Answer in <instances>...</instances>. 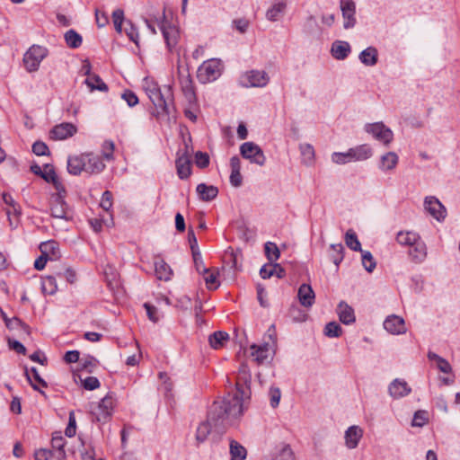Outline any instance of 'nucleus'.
Masks as SVG:
<instances>
[{
  "mask_svg": "<svg viewBox=\"0 0 460 460\" xmlns=\"http://www.w3.org/2000/svg\"><path fill=\"white\" fill-rule=\"evenodd\" d=\"M252 375L246 364H241L235 382L236 391L228 393L225 397L217 400L210 406V420L217 425L228 419H237L243 415L246 402L251 397Z\"/></svg>",
  "mask_w": 460,
  "mask_h": 460,
  "instance_id": "obj_1",
  "label": "nucleus"
},
{
  "mask_svg": "<svg viewBox=\"0 0 460 460\" xmlns=\"http://www.w3.org/2000/svg\"><path fill=\"white\" fill-rule=\"evenodd\" d=\"M146 91L150 101L157 109L158 115H170L174 109L173 95L170 85L166 87L165 93H163L155 84L146 87Z\"/></svg>",
  "mask_w": 460,
  "mask_h": 460,
  "instance_id": "obj_2",
  "label": "nucleus"
},
{
  "mask_svg": "<svg viewBox=\"0 0 460 460\" xmlns=\"http://www.w3.org/2000/svg\"><path fill=\"white\" fill-rule=\"evenodd\" d=\"M66 189L50 196L49 210L53 217L69 221L73 218V213L65 201Z\"/></svg>",
  "mask_w": 460,
  "mask_h": 460,
  "instance_id": "obj_3",
  "label": "nucleus"
},
{
  "mask_svg": "<svg viewBox=\"0 0 460 460\" xmlns=\"http://www.w3.org/2000/svg\"><path fill=\"white\" fill-rule=\"evenodd\" d=\"M364 129L367 133L370 134L375 139L383 143L385 146H389L394 140V133L390 128L386 127L382 121L375 123H367L365 125Z\"/></svg>",
  "mask_w": 460,
  "mask_h": 460,
  "instance_id": "obj_4",
  "label": "nucleus"
},
{
  "mask_svg": "<svg viewBox=\"0 0 460 460\" xmlns=\"http://www.w3.org/2000/svg\"><path fill=\"white\" fill-rule=\"evenodd\" d=\"M48 49L42 46L33 45L24 54L23 62L29 72L38 70L40 62L47 57Z\"/></svg>",
  "mask_w": 460,
  "mask_h": 460,
  "instance_id": "obj_5",
  "label": "nucleus"
},
{
  "mask_svg": "<svg viewBox=\"0 0 460 460\" xmlns=\"http://www.w3.org/2000/svg\"><path fill=\"white\" fill-rule=\"evenodd\" d=\"M220 74L221 63L215 58L203 62L198 69V78L203 84L216 80Z\"/></svg>",
  "mask_w": 460,
  "mask_h": 460,
  "instance_id": "obj_6",
  "label": "nucleus"
},
{
  "mask_svg": "<svg viewBox=\"0 0 460 460\" xmlns=\"http://www.w3.org/2000/svg\"><path fill=\"white\" fill-rule=\"evenodd\" d=\"M209 415H210V410L208 411V420L206 421L200 423L197 429L196 439L199 443L204 442L207 439L208 436L209 435V433L211 431L212 426L214 427V429L217 432L224 433L226 427L231 425L233 423V421L235 420V419H228L227 421H226L222 424L218 423V425H217L214 420H210Z\"/></svg>",
  "mask_w": 460,
  "mask_h": 460,
  "instance_id": "obj_7",
  "label": "nucleus"
},
{
  "mask_svg": "<svg viewBox=\"0 0 460 460\" xmlns=\"http://www.w3.org/2000/svg\"><path fill=\"white\" fill-rule=\"evenodd\" d=\"M240 153L245 159L260 166L264 165L266 157L261 148L253 142H245L240 146Z\"/></svg>",
  "mask_w": 460,
  "mask_h": 460,
  "instance_id": "obj_8",
  "label": "nucleus"
},
{
  "mask_svg": "<svg viewBox=\"0 0 460 460\" xmlns=\"http://www.w3.org/2000/svg\"><path fill=\"white\" fill-rule=\"evenodd\" d=\"M159 29L163 33L164 39L170 51L176 46L179 39V31L175 26L170 25L165 20V14L163 13L161 19L157 20Z\"/></svg>",
  "mask_w": 460,
  "mask_h": 460,
  "instance_id": "obj_9",
  "label": "nucleus"
},
{
  "mask_svg": "<svg viewBox=\"0 0 460 460\" xmlns=\"http://www.w3.org/2000/svg\"><path fill=\"white\" fill-rule=\"evenodd\" d=\"M114 398L111 394H107L101 400L98 406L93 410V414L97 421L106 422L112 414L114 408Z\"/></svg>",
  "mask_w": 460,
  "mask_h": 460,
  "instance_id": "obj_10",
  "label": "nucleus"
},
{
  "mask_svg": "<svg viewBox=\"0 0 460 460\" xmlns=\"http://www.w3.org/2000/svg\"><path fill=\"white\" fill-rule=\"evenodd\" d=\"M179 81L181 92L187 102L189 103H194L196 102L194 84L188 71L183 73L181 69H179Z\"/></svg>",
  "mask_w": 460,
  "mask_h": 460,
  "instance_id": "obj_11",
  "label": "nucleus"
},
{
  "mask_svg": "<svg viewBox=\"0 0 460 460\" xmlns=\"http://www.w3.org/2000/svg\"><path fill=\"white\" fill-rule=\"evenodd\" d=\"M424 207L425 209L438 221L445 219L447 216V209L436 197H426L424 200Z\"/></svg>",
  "mask_w": 460,
  "mask_h": 460,
  "instance_id": "obj_12",
  "label": "nucleus"
},
{
  "mask_svg": "<svg viewBox=\"0 0 460 460\" xmlns=\"http://www.w3.org/2000/svg\"><path fill=\"white\" fill-rule=\"evenodd\" d=\"M243 85L246 87H264L268 84L270 77L265 71L252 70L243 75Z\"/></svg>",
  "mask_w": 460,
  "mask_h": 460,
  "instance_id": "obj_13",
  "label": "nucleus"
},
{
  "mask_svg": "<svg viewBox=\"0 0 460 460\" xmlns=\"http://www.w3.org/2000/svg\"><path fill=\"white\" fill-rule=\"evenodd\" d=\"M341 10L344 19L343 27L345 29L353 28L356 24V4L353 0H341Z\"/></svg>",
  "mask_w": 460,
  "mask_h": 460,
  "instance_id": "obj_14",
  "label": "nucleus"
},
{
  "mask_svg": "<svg viewBox=\"0 0 460 460\" xmlns=\"http://www.w3.org/2000/svg\"><path fill=\"white\" fill-rule=\"evenodd\" d=\"M76 127L68 122L56 125L50 131V137L55 140H64L76 133Z\"/></svg>",
  "mask_w": 460,
  "mask_h": 460,
  "instance_id": "obj_15",
  "label": "nucleus"
},
{
  "mask_svg": "<svg viewBox=\"0 0 460 460\" xmlns=\"http://www.w3.org/2000/svg\"><path fill=\"white\" fill-rule=\"evenodd\" d=\"M384 328L392 334L406 332L404 320L398 315H390L384 322Z\"/></svg>",
  "mask_w": 460,
  "mask_h": 460,
  "instance_id": "obj_16",
  "label": "nucleus"
},
{
  "mask_svg": "<svg viewBox=\"0 0 460 460\" xmlns=\"http://www.w3.org/2000/svg\"><path fill=\"white\" fill-rule=\"evenodd\" d=\"M388 392L393 398L399 399L408 395L411 389L406 381L396 378L389 385Z\"/></svg>",
  "mask_w": 460,
  "mask_h": 460,
  "instance_id": "obj_17",
  "label": "nucleus"
},
{
  "mask_svg": "<svg viewBox=\"0 0 460 460\" xmlns=\"http://www.w3.org/2000/svg\"><path fill=\"white\" fill-rule=\"evenodd\" d=\"M66 444V438L61 435L60 432H55L51 439V447L54 454V457L58 460H66V454L65 451V446Z\"/></svg>",
  "mask_w": 460,
  "mask_h": 460,
  "instance_id": "obj_18",
  "label": "nucleus"
},
{
  "mask_svg": "<svg viewBox=\"0 0 460 460\" xmlns=\"http://www.w3.org/2000/svg\"><path fill=\"white\" fill-rule=\"evenodd\" d=\"M363 437V429L356 425L350 426L345 431V445L349 449H354L358 447Z\"/></svg>",
  "mask_w": 460,
  "mask_h": 460,
  "instance_id": "obj_19",
  "label": "nucleus"
},
{
  "mask_svg": "<svg viewBox=\"0 0 460 460\" xmlns=\"http://www.w3.org/2000/svg\"><path fill=\"white\" fill-rule=\"evenodd\" d=\"M250 349L251 356L259 365L264 364L270 358V349L268 343H263L261 345L252 344L251 345Z\"/></svg>",
  "mask_w": 460,
  "mask_h": 460,
  "instance_id": "obj_20",
  "label": "nucleus"
},
{
  "mask_svg": "<svg viewBox=\"0 0 460 460\" xmlns=\"http://www.w3.org/2000/svg\"><path fill=\"white\" fill-rule=\"evenodd\" d=\"M87 156L84 155L70 156L67 160V171L70 174L78 175L85 171Z\"/></svg>",
  "mask_w": 460,
  "mask_h": 460,
  "instance_id": "obj_21",
  "label": "nucleus"
},
{
  "mask_svg": "<svg viewBox=\"0 0 460 460\" xmlns=\"http://www.w3.org/2000/svg\"><path fill=\"white\" fill-rule=\"evenodd\" d=\"M297 296L300 304L305 307H310L314 303L315 295L312 287L308 284H302L299 287Z\"/></svg>",
  "mask_w": 460,
  "mask_h": 460,
  "instance_id": "obj_22",
  "label": "nucleus"
},
{
  "mask_svg": "<svg viewBox=\"0 0 460 460\" xmlns=\"http://www.w3.org/2000/svg\"><path fill=\"white\" fill-rule=\"evenodd\" d=\"M409 255L411 258V261L416 263L422 262L426 259L427 247L420 238L411 246Z\"/></svg>",
  "mask_w": 460,
  "mask_h": 460,
  "instance_id": "obj_23",
  "label": "nucleus"
},
{
  "mask_svg": "<svg viewBox=\"0 0 460 460\" xmlns=\"http://www.w3.org/2000/svg\"><path fill=\"white\" fill-rule=\"evenodd\" d=\"M350 45L347 41L336 40L332 43L331 53L337 60H344L350 53Z\"/></svg>",
  "mask_w": 460,
  "mask_h": 460,
  "instance_id": "obj_24",
  "label": "nucleus"
},
{
  "mask_svg": "<svg viewBox=\"0 0 460 460\" xmlns=\"http://www.w3.org/2000/svg\"><path fill=\"white\" fill-rule=\"evenodd\" d=\"M154 264L155 272L158 279L167 281L171 279L172 270L164 259L156 257Z\"/></svg>",
  "mask_w": 460,
  "mask_h": 460,
  "instance_id": "obj_25",
  "label": "nucleus"
},
{
  "mask_svg": "<svg viewBox=\"0 0 460 460\" xmlns=\"http://www.w3.org/2000/svg\"><path fill=\"white\" fill-rule=\"evenodd\" d=\"M40 250L42 254L49 258V261H54L60 257L58 244L53 240L41 243Z\"/></svg>",
  "mask_w": 460,
  "mask_h": 460,
  "instance_id": "obj_26",
  "label": "nucleus"
},
{
  "mask_svg": "<svg viewBox=\"0 0 460 460\" xmlns=\"http://www.w3.org/2000/svg\"><path fill=\"white\" fill-rule=\"evenodd\" d=\"M337 313L339 314L340 321L344 324L352 323L356 320L354 310L343 301L338 305Z\"/></svg>",
  "mask_w": 460,
  "mask_h": 460,
  "instance_id": "obj_27",
  "label": "nucleus"
},
{
  "mask_svg": "<svg viewBox=\"0 0 460 460\" xmlns=\"http://www.w3.org/2000/svg\"><path fill=\"white\" fill-rule=\"evenodd\" d=\"M41 178L44 179L47 182L52 183L58 191L64 190L65 187L59 181L54 167L51 164H47L44 165Z\"/></svg>",
  "mask_w": 460,
  "mask_h": 460,
  "instance_id": "obj_28",
  "label": "nucleus"
},
{
  "mask_svg": "<svg viewBox=\"0 0 460 460\" xmlns=\"http://www.w3.org/2000/svg\"><path fill=\"white\" fill-rule=\"evenodd\" d=\"M175 163L179 178L187 179L191 172L189 156L186 154L179 155Z\"/></svg>",
  "mask_w": 460,
  "mask_h": 460,
  "instance_id": "obj_29",
  "label": "nucleus"
},
{
  "mask_svg": "<svg viewBox=\"0 0 460 460\" xmlns=\"http://www.w3.org/2000/svg\"><path fill=\"white\" fill-rule=\"evenodd\" d=\"M197 193L199 199L203 201H210L217 198L218 194V189L213 185H207L205 183H199L197 186Z\"/></svg>",
  "mask_w": 460,
  "mask_h": 460,
  "instance_id": "obj_30",
  "label": "nucleus"
},
{
  "mask_svg": "<svg viewBox=\"0 0 460 460\" xmlns=\"http://www.w3.org/2000/svg\"><path fill=\"white\" fill-rule=\"evenodd\" d=\"M358 58L365 66H373L378 61V51L375 47H368L360 52Z\"/></svg>",
  "mask_w": 460,
  "mask_h": 460,
  "instance_id": "obj_31",
  "label": "nucleus"
},
{
  "mask_svg": "<svg viewBox=\"0 0 460 460\" xmlns=\"http://www.w3.org/2000/svg\"><path fill=\"white\" fill-rule=\"evenodd\" d=\"M85 155L87 156L85 165L86 172L99 173L105 168V164H103L101 157L93 155V154H88Z\"/></svg>",
  "mask_w": 460,
  "mask_h": 460,
  "instance_id": "obj_32",
  "label": "nucleus"
},
{
  "mask_svg": "<svg viewBox=\"0 0 460 460\" xmlns=\"http://www.w3.org/2000/svg\"><path fill=\"white\" fill-rule=\"evenodd\" d=\"M398 155L394 152H388L381 156L379 168L382 171H390L396 167Z\"/></svg>",
  "mask_w": 460,
  "mask_h": 460,
  "instance_id": "obj_33",
  "label": "nucleus"
},
{
  "mask_svg": "<svg viewBox=\"0 0 460 460\" xmlns=\"http://www.w3.org/2000/svg\"><path fill=\"white\" fill-rule=\"evenodd\" d=\"M228 340V333L222 331L215 332L208 337L209 345L215 349L222 348Z\"/></svg>",
  "mask_w": 460,
  "mask_h": 460,
  "instance_id": "obj_34",
  "label": "nucleus"
},
{
  "mask_svg": "<svg viewBox=\"0 0 460 460\" xmlns=\"http://www.w3.org/2000/svg\"><path fill=\"white\" fill-rule=\"evenodd\" d=\"M286 7L287 4L284 2L274 4L270 8L267 10L266 18L270 22L278 21L279 16L285 12Z\"/></svg>",
  "mask_w": 460,
  "mask_h": 460,
  "instance_id": "obj_35",
  "label": "nucleus"
},
{
  "mask_svg": "<svg viewBox=\"0 0 460 460\" xmlns=\"http://www.w3.org/2000/svg\"><path fill=\"white\" fill-rule=\"evenodd\" d=\"M354 160L364 161L370 158L373 155L372 148L367 145H360L352 148Z\"/></svg>",
  "mask_w": 460,
  "mask_h": 460,
  "instance_id": "obj_36",
  "label": "nucleus"
},
{
  "mask_svg": "<svg viewBox=\"0 0 460 460\" xmlns=\"http://www.w3.org/2000/svg\"><path fill=\"white\" fill-rule=\"evenodd\" d=\"M231 460H244L247 451L244 447L235 440L230 442Z\"/></svg>",
  "mask_w": 460,
  "mask_h": 460,
  "instance_id": "obj_37",
  "label": "nucleus"
},
{
  "mask_svg": "<svg viewBox=\"0 0 460 460\" xmlns=\"http://www.w3.org/2000/svg\"><path fill=\"white\" fill-rule=\"evenodd\" d=\"M418 239H420L419 234L414 232H410V231H407V232L401 231L396 235V241L398 242V243H400L402 245H408L410 247L416 241H418Z\"/></svg>",
  "mask_w": 460,
  "mask_h": 460,
  "instance_id": "obj_38",
  "label": "nucleus"
},
{
  "mask_svg": "<svg viewBox=\"0 0 460 460\" xmlns=\"http://www.w3.org/2000/svg\"><path fill=\"white\" fill-rule=\"evenodd\" d=\"M344 247L341 243L331 244L329 257L338 267L344 257Z\"/></svg>",
  "mask_w": 460,
  "mask_h": 460,
  "instance_id": "obj_39",
  "label": "nucleus"
},
{
  "mask_svg": "<svg viewBox=\"0 0 460 460\" xmlns=\"http://www.w3.org/2000/svg\"><path fill=\"white\" fill-rule=\"evenodd\" d=\"M85 84L91 89V91H93V90H99L102 92L108 91V85L97 75H94L93 76L86 78Z\"/></svg>",
  "mask_w": 460,
  "mask_h": 460,
  "instance_id": "obj_40",
  "label": "nucleus"
},
{
  "mask_svg": "<svg viewBox=\"0 0 460 460\" xmlns=\"http://www.w3.org/2000/svg\"><path fill=\"white\" fill-rule=\"evenodd\" d=\"M5 326L10 331L20 330L26 335L30 334V327L18 317H13L10 320H6Z\"/></svg>",
  "mask_w": 460,
  "mask_h": 460,
  "instance_id": "obj_41",
  "label": "nucleus"
},
{
  "mask_svg": "<svg viewBox=\"0 0 460 460\" xmlns=\"http://www.w3.org/2000/svg\"><path fill=\"white\" fill-rule=\"evenodd\" d=\"M65 40L68 47L76 49L82 45L83 39L75 30H69L65 33Z\"/></svg>",
  "mask_w": 460,
  "mask_h": 460,
  "instance_id": "obj_42",
  "label": "nucleus"
},
{
  "mask_svg": "<svg viewBox=\"0 0 460 460\" xmlns=\"http://www.w3.org/2000/svg\"><path fill=\"white\" fill-rule=\"evenodd\" d=\"M345 243L346 245L352 251L358 252L362 250L361 243L358 241L356 233L352 229H349L346 232Z\"/></svg>",
  "mask_w": 460,
  "mask_h": 460,
  "instance_id": "obj_43",
  "label": "nucleus"
},
{
  "mask_svg": "<svg viewBox=\"0 0 460 460\" xmlns=\"http://www.w3.org/2000/svg\"><path fill=\"white\" fill-rule=\"evenodd\" d=\"M332 160L333 163L338 164H344L349 163L351 161H355L352 148H349L345 153H340V152L333 153L332 155Z\"/></svg>",
  "mask_w": 460,
  "mask_h": 460,
  "instance_id": "obj_44",
  "label": "nucleus"
},
{
  "mask_svg": "<svg viewBox=\"0 0 460 460\" xmlns=\"http://www.w3.org/2000/svg\"><path fill=\"white\" fill-rule=\"evenodd\" d=\"M299 149L303 157V162L307 165L312 164L314 160V150L313 146L310 144H302L300 145Z\"/></svg>",
  "mask_w": 460,
  "mask_h": 460,
  "instance_id": "obj_45",
  "label": "nucleus"
},
{
  "mask_svg": "<svg viewBox=\"0 0 460 460\" xmlns=\"http://www.w3.org/2000/svg\"><path fill=\"white\" fill-rule=\"evenodd\" d=\"M264 250H265V255L270 262H273V261H276L279 260V258L280 256V252L275 243L267 242L265 243Z\"/></svg>",
  "mask_w": 460,
  "mask_h": 460,
  "instance_id": "obj_46",
  "label": "nucleus"
},
{
  "mask_svg": "<svg viewBox=\"0 0 460 460\" xmlns=\"http://www.w3.org/2000/svg\"><path fill=\"white\" fill-rule=\"evenodd\" d=\"M42 291L49 295H53L58 290L56 278L53 276H47L43 279L41 284Z\"/></svg>",
  "mask_w": 460,
  "mask_h": 460,
  "instance_id": "obj_47",
  "label": "nucleus"
},
{
  "mask_svg": "<svg viewBox=\"0 0 460 460\" xmlns=\"http://www.w3.org/2000/svg\"><path fill=\"white\" fill-rule=\"evenodd\" d=\"M362 253V264L365 270L368 272H372L376 268V261L372 253L368 251H360Z\"/></svg>",
  "mask_w": 460,
  "mask_h": 460,
  "instance_id": "obj_48",
  "label": "nucleus"
},
{
  "mask_svg": "<svg viewBox=\"0 0 460 460\" xmlns=\"http://www.w3.org/2000/svg\"><path fill=\"white\" fill-rule=\"evenodd\" d=\"M324 334L327 337L337 338L341 334V327L336 322H330L325 325Z\"/></svg>",
  "mask_w": 460,
  "mask_h": 460,
  "instance_id": "obj_49",
  "label": "nucleus"
},
{
  "mask_svg": "<svg viewBox=\"0 0 460 460\" xmlns=\"http://www.w3.org/2000/svg\"><path fill=\"white\" fill-rule=\"evenodd\" d=\"M112 21L117 32L121 33L122 23L124 22V11L122 9H116L112 13Z\"/></svg>",
  "mask_w": 460,
  "mask_h": 460,
  "instance_id": "obj_50",
  "label": "nucleus"
},
{
  "mask_svg": "<svg viewBox=\"0 0 460 460\" xmlns=\"http://www.w3.org/2000/svg\"><path fill=\"white\" fill-rule=\"evenodd\" d=\"M192 257L197 271L200 274H208L209 270L205 267L200 252H192Z\"/></svg>",
  "mask_w": 460,
  "mask_h": 460,
  "instance_id": "obj_51",
  "label": "nucleus"
},
{
  "mask_svg": "<svg viewBox=\"0 0 460 460\" xmlns=\"http://www.w3.org/2000/svg\"><path fill=\"white\" fill-rule=\"evenodd\" d=\"M428 422V412L426 411H417L414 413L412 426L422 427Z\"/></svg>",
  "mask_w": 460,
  "mask_h": 460,
  "instance_id": "obj_52",
  "label": "nucleus"
},
{
  "mask_svg": "<svg viewBox=\"0 0 460 460\" xmlns=\"http://www.w3.org/2000/svg\"><path fill=\"white\" fill-rule=\"evenodd\" d=\"M126 28L125 32L127 36L129 38V40L136 44H137L138 40V31L136 26L131 22V21L128 20L126 21Z\"/></svg>",
  "mask_w": 460,
  "mask_h": 460,
  "instance_id": "obj_53",
  "label": "nucleus"
},
{
  "mask_svg": "<svg viewBox=\"0 0 460 460\" xmlns=\"http://www.w3.org/2000/svg\"><path fill=\"white\" fill-rule=\"evenodd\" d=\"M114 143L111 140H105L102 144V155L110 161L113 159Z\"/></svg>",
  "mask_w": 460,
  "mask_h": 460,
  "instance_id": "obj_54",
  "label": "nucleus"
},
{
  "mask_svg": "<svg viewBox=\"0 0 460 460\" xmlns=\"http://www.w3.org/2000/svg\"><path fill=\"white\" fill-rule=\"evenodd\" d=\"M195 163L199 168H206L209 164V156L207 153L198 151L195 154Z\"/></svg>",
  "mask_w": 460,
  "mask_h": 460,
  "instance_id": "obj_55",
  "label": "nucleus"
},
{
  "mask_svg": "<svg viewBox=\"0 0 460 460\" xmlns=\"http://www.w3.org/2000/svg\"><path fill=\"white\" fill-rule=\"evenodd\" d=\"M121 98L126 101L129 107H134L138 103V98L136 93L130 90H126L121 94Z\"/></svg>",
  "mask_w": 460,
  "mask_h": 460,
  "instance_id": "obj_56",
  "label": "nucleus"
},
{
  "mask_svg": "<svg viewBox=\"0 0 460 460\" xmlns=\"http://www.w3.org/2000/svg\"><path fill=\"white\" fill-rule=\"evenodd\" d=\"M100 206L105 210L109 211L112 207V194L111 191L106 190L102 193Z\"/></svg>",
  "mask_w": 460,
  "mask_h": 460,
  "instance_id": "obj_57",
  "label": "nucleus"
},
{
  "mask_svg": "<svg viewBox=\"0 0 460 460\" xmlns=\"http://www.w3.org/2000/svg\"><path fill=\"white\" fill-rule=\"evenodd\" d=\"M270 405L272 408L278 407L279 404L281 392L278 387H270Z\"/></svg>",
  "mask_w": 460,
  "mask_h": 460,
  "instance_id": "obj_58",
  "label": "nucleus"
},
{
  "mask_svg": "<svg viewBox=\"0 0 460 460\" xmlns=\"http://www.w3.org/2000/svg\"><path fill=\"white\" fill-rule=\"evenodd\" d=\"M32 152L36 155H49V147L44 142L36 141L32 145Z\"/></svg>",
  "mask_w": 460,
  "mask_h": 460,
  "instance_id": "obj_59",
  "label": "nucleus"
},
{
  "mask_svg": "<svg viewBox=\"0 0 460 460\" xmlns=\"http://www.w3.org/2000/svg\"><path fill=\"white\" fill-rule=\"evenodd\" d=\"M7 343L10 349L16 351L19 354H26V348L20 341L7 338Z\"/></svg>",
  "mask_w": 460,
  "mask_h": 460,
  "instance_id": "obj_60",
  "label": "nucleus"
},
{
  "mask_svg": "<svg viewBox=\"0 0 460 460\" xmlns=\"http://www.w3.org/2000/svg\"><path fill=\"white\" fill-rule=\"evenodd\" d=\"M76 432V422L73 412L69 414V421L68 425L66 428L65 434L68 438H72L75 435Z\"/></svg>",
  "mask_w": 460,
  "mask_h": 460,
  "instance_id": "obj_61",
  "label": "nucleus"
},
{
  "mask_svg": "<svg viewBox=\"0 0 460 460\" xmlns=\"http://www.w3.org/2000/svg\"><path fill=\"white\" fill-rule=\"evenodd\" d=\"M83 386L86 390H94L100 386V382L95 376H88L83 381Z\"/></svg>",
  "mask_w": 460,
  "mask_h": 460,
  "instance_id": "obj_62",
  "label": "nucleus"
},
{
  "mask_svg": "<svg viewBox=\"0 0 460 460\" xmlns=\"http://www.w3.org/2000/svg\"><path fill=\"white\" fill-rule=\"evenodd\" d=\"M144 307L146 310V314L148 318L154 323L158 322L159 316L157 308L148 303H145Z\"/></svg>",
  "mask_w": 460,
  "mask_h": 460,
  "instance_id": "obj_63",
  "label": "nucleus"
},
{
  "mask_svg": "<svg viewBox=\"0 0 460 460\" xmlns=\"http://www.w3.org/2000/svg\"><path fill=\"white\" fill-rule=\"evenodd\" d=\"M34 457L35 460H49L54 457V454L52 450L40 448L35 451Z\"/></svg>",
  "mask_w": 460,
  "mask_h": 460,
  "instance_id": "obj_64",
  "label": "nucleus"
}]
</instances>
